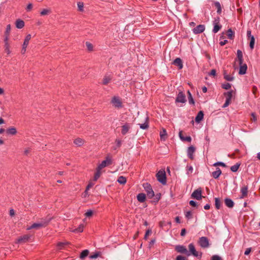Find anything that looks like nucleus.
Wrapping results in <instances>:
<instances>
[{"mask_svg":"<svg viewBox=\"0 0 260 260\" xmlns=\"http://www.w3.org/2000/svg\"><path fill=\"white\" fill-rule=\"evenodd\" d=\"M112 77H110L109 76L106 75L105 76L103 80V84L106 85L108 84L110 81L111 80Z\"/></svg>","mask_w":260,"mask_h":260,"instance_id":"38","label":"nucleus"},{"mask_svg":"<svg viewBox=\"0 0 260 260\" xmlns=\"http://www.w3.org/2000/svg\"><path fill=\"white\" fill-rule=\"evenodd\" d=\"M233 90L229 91H228L227 92H225L224 93V94L226 98V100H225L224 104L222 106V108H226L230 104V103L231 102V99H232V98L233 96Z\"/></svg>","mask_w":260,"mask_h":260,"instance_id":"5","label":"nucleus"},{"mask_svg":"<svg viewBox=\"0 0 260 260\" xmlns=\"http://www.w3.org/2000/svg\"><path fill=\"white\" fill-rule=\"evenodd\" d=\"M222 87L225 89H229L231 87V84L229 83H225L222 84Z\"/></svg>","mask_w":260,"mask_h":260,"instance_id":"49","label":"nucleus"},{"mask_svg":"<svg viewBox=\"0 0 260 260\" xmlns=\"http://www.w3.org/2000/svg\"><path fill=\"white\" fill-rule=\"evenodd\" d=\"M234 32L232 30V29L230 28L227 31V36L228 38L230 39H233L234 37Z\"/></svg>","mask_w":260,"mask_h":260,"instance_id":"39","label":"nucleus"},{"mask_svg":"<svg viewBox=\"0 0 260 260\" xmlns=\"http://www.w3.org/2000/svg\"><path fill=\"white\" fill-rule=\"evenodd\" d=\"M101 175V169H99V168L97 167L96 169V172L94 174L93 180L94 181H96L99 178Z\"/></svg>","mask_w":260,"mask_h":260,"instance_id":"30","label":"nucleus"},{"mask_svg":"<svg viewBox=\"0 0 260 260\" xmlns=\"http://www.w3.org/2000/svg\"><path fill=\"white\" fill-rule=\"evenodd\" d=\"M185 217L188 219H190L192 217V213L191 211H187L185 213Z\"/></svg>","mask_w":260,"mask_h":260,"instance_id":"55","label":"nucleus"},{"mask_svg":"<svg viewBox=\"0 0 260 260\" xmlns=\"http://www.w3.org/2000/svg\"><path fill=\"white\" fill-rule=\"evenodd\" d=\"M224 202L225 205L229 208H232L234 205V202L231 199L228 198L225 199Z\"/></svg>","mask_w":260,"mask_h":260,"instance_id":"28","label":"nucleus"},{"mask_svg":"<svg viewBox=\"0 0 260 260\" xmlns=\"http://www.w3.org/2000/svg\"><path fill=\"white\" fill-rule=\"evenodd\" d=\"M89 250L87 249L82 251L80 255V258L82 259H84L89 254Z\"/></svg>","mask_w":260,"mask_h":260,"instance_id":"37","label":"nucleus"},{"mask_svg":"<svg viewBox=\"0 0 260 260\" xmlns=\"http://www.w3.org/2000/svg\"><path fill=\"white\" fill-rule=\"evenodd\" d=\"M188 249L189 250L188 252L190 253V255L192 254L194 256L198 258H201L202 257V252H199L197 251L195 248L194 245L192 243H190L189 244Z\"/></svg>","mask_w":260,"mask_h":260,"instance_id":"4","label":"nucleus"},{"mask_svg":"<svg viewBox=\"0 0 260 260\" xmlns=\"http://www.w3.org/2000/svg\"><path fill=\"white\" fill-rule=\"evenodd\" d=\"M216 70L215 69H213L209 73V75L214 76L216 75Z\"/></svg>","mask_w":260,"mask_h":260,"instance_id":"61","label":"nucleus"},{"mask_svg":"<svg viewBox=\"0 0 260 260\" xmlns=\"http://www.w3.org/2000/svg\"><path fill=\"white\" fill-rule=\"evenodd\" d=\"M117 181L120 184H125L126 182V178L125 177H123L122 176H119Z\"/></svg>","mask_w":260,"mask_h":260,"instance_id":"32","label":"nucleus"},{"mask_svg":"<svg viewBox=\"0 0 260 260\" xmlns=\"http://www.w3.org/2000/svg\"><path fill=\"white\" fill-rule=\"evenodd\" d=\"M151 233V231L150 230H147L146 232L145 235L144 239H147V237L149 236V235Z\"/></svg>","mask_w":260,"mask_h":260,"instance_id":"60","label":"nucleus"},{"mask_svg":"<svg viewBox=\"0 0 260 260\" xmlns=\"http://www.w3.org/2000/svg\"><path fill=\"white\" fill-rule=\"evenodd\" d=\"M113 162V158L112 156H107L106 159L102 161L101 164L98 166L99 169H102L105 167H108L111 165Z\"/></svg>","mask_w":260,"mask_h":260,"instance_id":"2","label":"nucleus"},{"mask_svg":"<svg viewBox=\"0 0 260 260\" xmlns=\"http://www.w3.org/2000/svg\"><path fill=\"white\" fill-rule=\"evenodd\" d=\"M219 17H217L213 21V24L214 27L213 29V32L214 33H217L221 28V25L219 24Z\"/></svg>","mask_w":260,"mask_h":260,"instance_id":"9","label":"nucleus"},{"mask_svg":"<svg viewBox=\"0 0 260 260\" xmlns=\"http://www.w3.org/2000/svg\"><path fill=\"white\" fill-rule=\"evenodd\" d=\"M187 94H188V101H189V104H194V100L193 99V98L191 95V94L190 93V92L189 91H187Z\"/></svg>","mask_w":260,"mask_h":260,"instance_id":"44","label":"nucleus"},{"mask_svg":"<svg viewBox=\"0 0 260 260\" xmlns=\"http://www.w3.org/2000/svg\"><path fill=\"white\" fill-rule=\"evenodd\" d=\"M239 166L240 164L237 163L236 164L231 167V170L233 172H236L238 170Z\"/></svg>","mask_w":260,"mask_h":260,"instance_id":"43","label":"nucleus"},{"mask_svg":"<svg viewBox=\"0 0 260 260\" xmlns=\"http://www.w3.org/2000/svg\"><path fill=\"white\" fill-rule=\"evenodd\" d=\"M156 178L158 181L162 184H166V176L165 170H159L156 174Z\"/></svg>","mask_w":260,"mask_h":260,"instance_id":"3","label":"nucleus"},{"mask_svg":"<svg viewBox=\"0 0 260 260\" xmlns=\"http://www.w3.org/2000/svg\"><path fill=\"white\" fill-rule=\"evenodd\" d=\"M167 135V132L165 129H163L160 133V137L161 139H165V137Z\"/></svg>","mask_w":260,"mask_h":260,"instance_id":"47","label":"nucleus"},{"mask_svg":"<svg viewBox=\"0 0 260 260\" xmlns=\"http://www.w3.org/2000/svg\"><path fill=\"white\" fill-rule=\"evenodd\" d=\"M203 117H204L203 112L202 111H200V112H199L197 116L196 117L195 120H196V122H197V123L200 122V121L201 120H202V119H203Z\"/></svg>","mask_w":260,"mask_h":260,"instance_id":"23","label":"nucleus"},{"mask_svg":"<svg viewBox=\"0 0 260 260\" xmlns=\"http://www.w3.org/2000/svg\"><path fill=\"white\" fill-rule=\"evenodd\" d=\"M24 26V22L21 19H17L16 21V27L17 28L21 29Z\"/></svg>","mask_w":260,"mask_h":260,"instance_id":"25","label":"nucleus"},{"mask_svg":"<svg viewBox=\"0 0 260 260\" xmlns=\"http://www.w3.org/2000/svg\"><path fill=\"white\" fill-rule=\"evenodd\" d=\"M198 243L200 246L203 248H207L209 246V240L206 237H202L200 238Z\"/></svg>","mask_w":260,"mask_h":260,"instance_id":"7","label":"nucleus"},{"mask_svg":"<svg viewBox=\"0 0 260 260\" xmlns=\"http://www.w3.org/2000/svg\"><path fill=\"white\" fill-rule=\"evenodd\" d=\"M143 187L147 192L148 197L150 199L152 198L154 196V193L151 185L148 183H145L143 184Z\"/></svg>","mask_w":260,"mask_h":260,"instance_id":"6","label":"nucleus"},{"mask_svg":"<svg viewBox=\"0 0 260 260\" xmlns=\"http://www.w3.org/2000/svg\"><path fill=\"white\" fill-rule=\"evenodd\" d=\"M248 192V187L247 186H243L241 189V196L240 198H244L246 197Z\"/></svg>","mask_w":260,"mask_h":260,"instance_id":"20","label":"nucleus"},{"mask_svg":"<svg viewBox=\"0 0 260 260\" xmlns=\"http://www.w3.org/2000/svg\"><path fill=\"white\" fill-rule=\"evenodd\" d=\"M65 245V243L63 242H59L57 244V247L59 249H61L62 247H63Z\"/></svg>","mask_w":260,"mask_h":260,"instance_id":"63","label":"nucleus"},{"mask_svg":"<svg viewBox=\"0 0 260 260\" xmlns=\"http://www.w3.org/2000/svg\"><path fill=\"white\" fill-rule=\"evenodd\" d=\"M173 63L174 65L178 67L179 69H182L183 68L182 61V60L180 58H176L174 60Z\"/></svg>","mask_w":260,"mask_h":260,"instance_id":"18","label":"nucleus"},{"mask_svg":"<svg viewBox=\"0 0 260 260\" xmlns=\"http://www.w3.org/2000/svg\"><path fill=\"white\" fill-rule=\"evenodd\" d=\"M175 102L176 103H180L182 104H184L186 102L185 95L183 92L180 91L178 93L176 98Z\"/></svg>","mask_w":260,"mask_h":260,"instance_id":"8","label":"nucleus"},{"mask_svg":"<svg viewBox=\"0 0 260 260\" xmlns=\"http://www.w3.org/2000/svg\"><path fill=\"white\" fill-rule=\"evenodd\" d=\"M4 44L6 43H10L9 42V35H4Z\"/></svg>","mask_w":260,"mask_h":260,"instance_id":"58","label":"nucleus"},{"mask_svg":"<svg viewBox=\"0 0 260 260\" xmlns=\"http://www.w3.org/2000/svg\"><path fill=\"white\" fill-rule=\"evenodd\" d=\"M213 166H221V167H226V165L224 163L222 162H215V164H213Z\"/></svg>","mask_w":260,"mask_h":260,"instance_id":"52","label":"nucleus"},{"mask_svg":"<svg viewBox=\"0 0 260 260\" xmlns=\"http://www.w3.org/2000/svg\"><path fill=\"white\" fill-rule=\"evenodd\" d=\"M214 4L215 7L217 9V13L218 14H220L222 12V9H221V6L220 3L218 2H215Z\"/></svg>","mask_w":260,"mask_h":260,"instance_id":"31","label":"nucleus"},{"mask_svg":"<svg viewBox=\"0 0 260 260\" xmlns=\"http://www.w3.org/2000/svg\"><path fill=\"white\" fill-rule=\"evenodd\" d=\"M85 142V141L80 138H78L74 141V143L77 146H82Z\"/></svg>","mask_w":260,"mask_h":260,"instance_id":"22","label":"nucleus"},{"mask_svg":"<svg viewBox=\"0 0 260 260\" xmlns=\"http://www.w3.org/2000/svg\"><path fill=\"white\" fill-rule=\"evenodd\" d=\"M189 204H190V205H191V206H193V207H196L197 206L196 202L192 200H191L189 202Z\"/></svg>","mask_w":260,"mask_h":260,"instance_id":"64","label":"nucleus"},{"mask_svg":"<svg viewBox=\"0 0 260 260\" xmlns=\"http://www.w3.org/2000/svg\"><path fill=\"white\" fill-rule=\"evenodd\" d=\"M205 29L204 25L200 24L197 26L192 29V31L194 34H198L203 32Z\"/></svg>","mask_w":260,"mask_h":260,"instance_id":"14","label":"nucleus"},{"mask_svg":"<svg viewBox=\"0 0 260 260\" xmlns=\"http://www.w3.org/2000/svg\"><path fill=\"white\" fill-rule=\"evenodd\" d=\"M228 43V40H224L223 41H220V42H219V44L222 46L224 45H225L226 43Z\"/></svg>","mask_w":260,"mask_h":260,"instance_id":"62","label":"nucleus"},{"mask_svg":"<svg viewBox=\"0 0 260 260\" xmlns=\"http://www.w3.org/2000/svg\"><path fill=\"white\" fill-rule=\"evenodd\" d=\"M175 250L179 253L185 254L187 256L190 255V253L188 252L186 248L183 245H177L175 247Z\"/></svg>","mask_w":260,"mask_h":260,"instance_id":"10","label":"nucleus"},{"mask_svg":"<svg viewBox=\"0 0 260 260\" xmlns=\"http://www.w3.org/2000/svg\"><path fill=\"white\" fill-rule=\"evenodd\" d=\"M87 49L89 51H92L93 50V46L91 43L88 42H86L85 43Z\"/></svg>","mask_w":260,"mask_h":260,"instance_id":"42","label":"nucleus"},{"mask_svg":"<svg viewBox=\"0 0 260 260\" xmlns=\"http://www.w3.org/2000/svg\"><path fill=\"white\" fill-rule=\"evenodd\" d=\"M84 227L83 224H80L78 228L72 229L70 231L73 233H81L83 231Z\"/></svg>","mask_w":260,"mask_h":260,"instance_id":"21","label":"nucleus"},{"mask_svg":"<svg viewBox=\"0 0 260 260\" xmlns=\"http://www.w3.org/2000/svg\"><path fill=\"white\" fill-rule=\"evenodd\" d=\"M94 185V183L93 181H90L89 182L88 184L87 185V186H86V189H85V193H87V191L90 188H91Z\"/></svg>","mask_w":260,"mask_h":260,"instance_id":"46","label":"nucleus"},{"mask_svg":"<svg viewBox=\"0 0 260 260\" xmlns=\"http://www.w3.org/2000/svg\"><path fill=\"white\" fill-rule=\"evenodd\" d=\"M182 141H187V142H191V138L190 136H187V137H183V139H182Z\"/></svg>","mask_w":260,"mask_h":260,"instance_id":"59","label":"nucleus"},{"mask_svg":"<svg viewBox=\"0 0 260 260\" xmlns=\"http://www.w3.org/2000/svg\"><path fill=\"white\" fill-rule=\"evenodd\" d=\"M51 13V11L49 9H43L41 12L40 14L42 16H44L49 14Z\"/></svg>","mask_w":260,"mask_h":260,"instance_id":"45","label":"nucleus"},{"mask_svg":"<svg viewBox=\"0 0 260 260\" xmlns=\"http://www.w3.org/2000/svg\"><path fill=\"white\" fill-rule=\"evenodd\" d=\"M224 78L228 81H232L234 79V77L232 75L228 74L226 72L223 74Z\"/></svg>","mask_w":260,"mask_h":260,"instance_id":"35","label":"nucleus"},{"mask_svg":"<svg viewBox=\"0 0 260 260\" xmlns=\"http://www.w3.org/2000/svg\"><path fill=\"white\" fill-rule=\"evenodd\" d=\"M102 255V252L100 251H96L92 253L89 256L90 259H96L99 257H101Z\"/></svg>","mask_w":260,"mask_h":260,"instance_id":"24","label":"nucleus"},{"mask_svg":"<svg viewBox=\"0 0 260 260\" xmlns=\"http://www.w3.org/2000/svg\"><path fill=\"white\" fill-rule=\"evenodd\" d=\"M146 196L143 193H139L137 195V200L141 203H143L145 201Z\"/></svg>","mask_w":260,"mask_h":260,"instance_id":"29","label":"nucleus"},{"mask_svg":"<svg viewBox=\"0 0 260 260\" xmlns=\"http://www.w3.org/2000/svg\"><path fill=\"white\" fill-rule=\"evenodd\" d=\"M30 238V236L29 235H25L22 237L18 238L16 241V243H24L27 242Z\"/></svg>","mask_w":260,"mask_h":260,"instance_id":"13","label":"nucleus"},{"mask_svg":"<svg viewBox=\"0 0 260 260\" xmlns=\"http://www.w3.org/2000/svg\"><path fill=\"white\" fill-rule=\"evenodd\" d=\"M195 151V148L191 146L188 148L187 149V155L189 158H190L191 159H193V153Z\"/></svg>","mask_w":260,"mask_h":260,"instance_id":"17","label":"nucleus"},{"mask_svg":"<svg viewBox=\"0 0 260 260\" xmlns=\"http://www.w3.org/2000/svg\"><path fill=\"white\" fill-rule=\"evenodd\" d=\"M221 174V171L219 168H216V170L212 172V175L215 179L218 178Z\"/></svg>","mask_w":260,"mask_h":260,"instance_id":"26","label":"nucleus"},{"mask_svg":"<svg viewBox=\"0 0 260 260\" xmlns=\"http://www.w3.org/2000/svg\"><path fill=\"white\" fill-rule=\"evenodd\" d=\"M176 260H188L187 258L182 255H178L176 257Z\"/></svg>","mask_w":260,"mask_h":260,"instance_id":"54","label":"nucleus"},{"mask_svg":"<svg viewBox=\"0 0 260 260\" xmlns=\"http://www.w3.org/2000/svg\"><path fill=\"white\" fill-rule=\"evenodd\" d=\"M186 171H187V174H189L192 173L193 171V168L192 166H187L186 167Z\"/></svg>","mask_w":260,"mask_h":260,"instance_id":"51","label":"nucleus"},{"mask_svg":"<svg viewBox=\"0 0 260 260\" xmlns=\"http://www.w3.org/2000/svg\"><path fill=\"white\" fill-rule=\"evenodd\" d=\"M191 197L196 200H200L202 198V189L201 188L195 190L191 194Z\"/></svg>","mask_w":260,"mask_h":260,"instance_id":"12","label":"nucleus"},{"mask_svg":"<svg viewBox=\"0 0 260 260\" xmlns=\"http://www.w3.org/2000/svg\"><path fill=\"white\" fill-rule=\"evenodd\" d=\"M32 7H33V6H32V4L31 3H29L27 5L26 8V10L27 12H29L32 9Z\"/></svg>","mask_w":260,"mask_h":260,"instance_id":"53","label":"nucleus"},{"mask_svg":"<svg viewBox=\"0 0 260 260\" xmlns=\"http://www.w3.org/2000/svg\"><path fill=\"white\" fill-rule=\"evenodd\" d=\"M250 39V43H249V47L251 50L254 48V43H255V38L254 36H251Z\"/></svg>","mask_w":260,"mask_h":260,"instance_id":"40","label":"nucleus"},{"mask_svg":"<svg viewBox=\"0 0 260 260\" xmlns=\"http://www.w3.org/2000/svg\"><path fill=\"white\" fill-rule=\"evenodd\" d=\"M10 31H11V25L8 24L7 25L6 31L5 32V35H10Z\"/></svg>","mask_w":260,"mask_h":260,"instance_id":"50","label":"nucleus"},{"mask_svg":"<svg viewBox=\"0 0 260 260\" xmlns=\"http://www.w3.org/2000/svg\"><path fill=\"white\" fill-rule=\"evenodd\" d=\"M50 219H42L40 222L33 223L31 226L27 228V230H30L32 229H39L41 228L46 226L49 223Z\"/></svg>","mask_w":260,"mask_h":260,"instance_id":"1","label":"nucleus"},{"mask_svg":"<svg viewBox=\"0 0 260 260\" xmlns=\"http://www.w3.org/2000/svg\"><path fill=\"white\" fill-rule=\"evenodd\" d=\"M222 205V203L219 198H215V205L216 209H219Z\"/></svg>","mask_w":260,"mask_h":260,"instance_id":"36","label":"nucleus"},{"mask_svg":"<svg viewBox=\"0 0 260 260\" xmlns=\"http://www.w3.org/2000/svg\"><path fill=\"white\" fill-rule=\"evenodd\" d=\"M92 214H93V212H92V210H89L87 211L85 213V216H86V217H90V216H92Z\"/></svg>","mask_w":260,"mask_h":260,"instance_id":"57","label":"nucleus"},{"mask_svg":"<svg viewBox=\"0 0 260 260\" xmlns=\"http://www.w3.org/2000/svg\"><path fill=\"white\" fill-rule=\"evenodd\" d=\"M31 38V36L30 34L27 35L24 40V42L22 45L27 47L28 45L29 41H30Z\"/></svg>","mask_w":260,"mask_h":260,"instance_id":"34","label":"nucleus"},{"mask_svg":"<svg viewBox=\"0 0 260 260\" xmlns=\"http://www.w3.org/2000/svg\"><path fill=\"white\" fill-rule=\"evenodd\" d=\"M237 58L236 60L238 62L239 64H241L243 62V53L240 50H237Z\"/></svg>","mask_w":260,"mask_h":260,"instance_id":"19","label":"nucleus"},{"mask_svg":"<svg viewBox=\"0 0 260 260\" xmlns=\"http://www.w3.org/2000/svg\"><path fill=\"white\" fill-rule=\"evenodd\" d=\"M6 132L8 134L15 135L17 134V130L15 127H11L8 128L6 131Z\"/></svg>","mask_w":260,"mask_h":260,"instance_id":"27","label":"nucleus"},{"mask_svg":"<svg viewBox=\"0 0 260 260\" xmlns=\"http://www.w3.org/2000/svg\"><path fill=\"white\" fill-rule=\"evenodd\" d=\"M123 108V105L121 99L115 97V113L117 112L116 109L118 110Z\"/></svg>","mask_w":260,"mask_h":260,"instance_id":"11","label":"nucleus"},{"mask_svg":"<svg viewBox=\"0 0 260 260\" xmlns=\"http://www.w3.org/2000/svg\"><path fill=\"white\" fill-rule=\"evenodd\" d=\"M78 10L80 12L84 11V4L82 2H78L77 3Z\"/></svg>","mask_w":260,"mask_h":260,"instance_id":"41","label":"nucleus"},{"mask_svg":"<svg viewBox=\"0 0 260 260\" xmlns=\"http://www.w3.org/2000/svg\"><path fill=\"white\" fill-rule=\"evenodd\" d=\"M4 49L5 51L7 53L8 55H9L11 53L10 43H6L4 44Z\"/></svg>","mask_w":260,"mask_h":260,"instance_id":"33","label":"nucleus"},{"mask_svg":"<svg viewBox=\"0 0 260 260\" xmlns=\"http://www.w3.org/2000/svg\"><path fill=\"white\" fill-rule=\"evenodd\" d=\"M240 66L239 74L240 75H244L246 73V71L247 69V66L246 64L243 63V62L241 64H239Z\"/></svg>","mask_w":260,"mask_h":260,"instance_id":"16","label":"nucleus"},{"mask_svg":"<svg viewBox=\"0 0 260 260\" xmlns=\"http://www.w3.org/2000/svg\"><path fill=\"white\" fill-rule=\"evenodd\" d=\"M211 260H221V258L217 255H214L212 256Z\"/></svg>","mask_w":260,"mask_h":260,"instance_id":"56","label":"nucleus"},{"mask_svg":"<svg viewBox=\"0 0 260 260\" xmlns=\"http://www.w3.org/2000/svg\"><path fill=\"white\" fill-rule=\"evenodd\" d=\"M140 127L141 129H146L148 128V123L147 122H145V123L143 124H139Z\"/></svg>","mask_w":260,"mask_h":260,"instance_id":"48","label":"nucleus"},{"mask_svg":"<svg viewBox=\"0 0 260 260\" xmlns=\"http://www.w3.org/2000/svg\"><path fill=\"white\" fill-rule=\"evenodd\" d=\"M131 124L126 123L121 126V134L123 135L126 134L131 128Z\"/></svg>","mask_w":260,"mask_h":260,"instance_id":"15","label":"nucleus"}]
</instances>
